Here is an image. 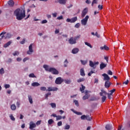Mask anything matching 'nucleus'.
<instances>
[{"mask_svg": "<svg viewBox=\"0 0 130 130\" xmlns=\"http://www.w3.org/2000/svg\"><path fill=\"white\" fill-rule=\"evenodd\" d=\"M25 39H23V40L20 42V44H24L25 43Z\"/></svg>", "mask_w": 130, "mask_h": 130, "instance_id": "obj_63", "label": "nucleus"}, {"mask_svg": "<svg viewBox=\"0 0 130 130\" xmlns=\"http://www.w3.org/2000/svg\"><path fill=\"white\" fill-rule=\"evenodd\" d=\"M5 89H8V88H10V84H5Z\"/></svg>", "mask_w": 130, "mask_h": 130, "instance_id": "obj_57", "label": "nucleus"}, {"mask_svg": "<svg viewBox=\"0 0 130 130\" xmlns=\"http://www.w3.org/2000/svg\"><path fill=\"white\" fill-rule=\"evenodd\" d=\"M5 74V70H4V68H1L0 70V74L3 75Z\"/></svg>", "mask_w": 130, "mask_h": 130, "instance_id": "obj_43", "label": "nucleus"}, {"mask_svg": "<svg viewBox=\"0 0 130 130\" xmlns=\"http://www.w3.org/2000/svg\"><path fill=\"white\" fill-rule=\"evenodd\" d=\"M50 105H51L52 108H56V105L55 103H52L50 104Z\"/></svg>", "mask_w": 130, "mask_h": 130, "instance_id": "obj_33", "label": "nucleus"}, {"mask_svg": "<svg viewBox=\"0 0 130 130\" xmlns=\"http://www.w3.org/2000/svg\"><path fill=\"white\" fill-rule=\"evenodd\" d=\"M43 68L44 69H45V70L48 72H49V68H48V66L46 65V64H44L43 66Z\"/></svg>", "mask_w": 130, "mask_h": 130, "instance_id": "obj_27", "label": "nucleus"}, {"mask_svg": "<svg viewBox=\"0 0 130 130\" xmlns=\"http://www.w3.org/2000/svg\"><path fill=\"white\" fill-rule=\"evenodd\" d=\"M47 23V20L46 19H44L41 21V24H46Z\"/></svg>", "mask_w": 130, "mask_h": 130, "instance_id": "obj_50", "label": "nucleus"}, {"mask_svg": "<svg viewBox=\"0 0 130 130\" xmlns=\"http://www.w3.org/2000/svg\"><path fill=\"white\" fill-rule=\"evenodd\" d=\"M111 82H110V81H105V88H106V89H108V88L110 87V86H111Z\"/></svg>", "mask_w": 130, "mask_h": 130, "instance_id": "obj_10", "label": "nucleus"}, {"mask_svg": "<svg viewBox=\"0 0 130 130\" xmlns=\"http://www.w3.org/2000/svg\"><path fill=\"white\" fill-rule=\"evenodd\" d=\"M35 127H36V124L31 121L29 123V129H33V128H35Z\"/></svg>", "mask_w": 130, "mask_h": 130, "instance_id": "obj_12", "label": "nucleus"}, {"mask_svg": "<svg viewBox=\"0 0 130 130\" xmlns=\"http://www.w3.org/2000/svg\"><path fill=\"white\" fill-rule=\"evenodd\" d=\"M106 129L107 130H110L112 128V125L110 124H107L106 125Z\"/></svg>", "mask_w": 130, "mask_h": 130, "instance_id": "obj_23", "label": "nucleus"}, {"mask_svg": "<svg viewBox=\"0 0 130 130\" xmlns=\"http://www.w3.org/2000/svg\"><path fill=\"white\" fill-rule=\"evenodd\" d=\"M84 81H85V78H79V79L77 80V82L81 83V82H84Z\"/></svg>", "mask_w": 130, "mask_h": 130, "instance_id": "obj_29", "label": "nucleus"}, {"mask_svg": "<svg viewBox=\"0 0 130 130\" xmlns=\"http://www.w3.org/2000/svg\"><path fill=\"white\" fill-rule=\"evenodd\" d=\"M64 81L66 84H71V83H72V81H71V80H64Z\"/></svg>", "mask_w": 130, "mask_h": 130, "instance_id": "obj_38", "label": "nucleus"}, {"mask_svg": "<svg viewBox=\"0 0 130 130\" xmlns=\"http://www.w3.org/2000/svg\"><path fill=\"white\" fill-rule=\"evenodd\" d=\"M80 26H81V24H80V23H78L75 24V28H79L80 27Z\"/></svg>", "mask_w": 130, "mask_h": 130, "instance_id": "obj_53", "label": "nucleus"}, {"mask_svg": "<svg viewBox=\"0 0 130 130\" xmlns=\"http://www.w3.org/2000/svg\"><path fill=\"white\" fill-rule=\"evenodd\" d=\"M85 45H87V46H88V47H90V48H93V47L92 46V45H90V43H88V42H85Z\"/></svg>", "mask_w": 130, "mask_h": 130, "instance_id": "obj_32", "label": "nucleus"}, {"mask_svg": "<svg viewBox=\"0 0 130 130\" xmlns=\"http://www.w3.org/2000/svg\"><path fill=\"white\" fill-rule=\"evenodd\" d=\"M112 95V93H108V98L109 99H112V96H111Z\"/></svg>", "mask_w": 130, "mask_h": 130, "instance_id": "obj_45", "label": "nucleus"}, {"mask_svg": "<svg viewBox=\"0 0 130 130\" xmlns=\"http://www.w3.org/2000/svg\"><path fill=\"white\" fill-rule=\"evenodd\" d=\"M5 34H6V32H3L1 34H0V41L5 37V36H4Z\"/></svg>", "mask_w": 130, "mask_h": 130, "instance_id": "obj_25", "label": "nucleus"}, {"mask_svg": "<svg viewBox=\"0 0 130 130\" xmlns=\"http://www.w3.org/2000/svg\"><path fill=\"white\" fill-rule=\"evenodd\" d=\"M86 115H83L82 116H81V119H82V120H84L86 119Z\"/></svg>", "mask_w": 130, "mask_h": 130, "instance_id": "obj_44", "label": "nucleus"}, {"mask_svg": "<svg viewBox=\"0 0 130 130\" xmlns=\"http://www.w3.org/2000/svg\"><path fill=\"white\" fill-rule=\"evenodd\" d=\"M107 67V64H105L103 62H102L100 64V70H103L105 68H106Z\"/></svg>", "mask_w": 130, "mask_h": 130, "instance_id": "obj_16", "label": "nucleus"}, {"mask_svg": "<svg viewBox=\"0 0 130 130\" xmlns=\"http://www.w3.org/2000/svg\"><path fill=\"white\" fill-rule=\"evenodd\" d=\"M11 110H16L17 109V107L15 104H13L11 106Z\"/></svg>", "mask_w": 130, "mask_h": 130, "instance_id": "obj_24", "label": "nucleus"}, {"mask_svg": "<svg viewBox=\"0 0 130 130\" xmlns=\"http://www.w3.org/2000/svg\"><path fill=\"white\" fill-rule=\"evenodd\" d=\"M67 0H59V4H61L62 5H66V3Z\"/></svg>", "mask_w": 130, "mask_h": 130, "instance_id": "obj_30", "label": "nucleus"}, {"mask_svg": "<svg viewBox=\"0 0 130 130\" xmlns=\"http://www.w3.org/2000/svg\"><path fill=\"white\" fill-rule=\"evenodd\" d=\"M62 82H63V79H61V77L57 78L55 81V83L56 85H60Z\"/></svg>", "mask_w": 130, "mask_h": 130, "instance_id": "obj_5", "label": "nucleus"}, {"mask_svg": "<svg viewBox=\"0 0 130 130\" xmlns=\"http://www.w3.org/2000/svg\"><path fill=\"white\" fill-rule=\"evenodd\" d=\"M29 78H36V76H35V75H34V73L29 74Z\"/></svg>", "mask_w": 130, "mask_h": 130, "instance_id": "obj_40", "label": "nucleus"}, {"mask_svg": "<svg viewBox=\"0 0 130 130\" xmlns=\"http://www.w3.org/2000/svg\"><path fill=\"white\" fill-rule=\"evenodd\" d=\"M81 62L82 64H83V66H85V64H86V63H87V61H84L83 60H81Z\"/></svg>", "mask_w": 130, "mask_h": 130, "instance_id": "obj_48", "label": "nucleus"}, {"mask_svg": "<svg viewBox=\"0 0 130 130\" xmlns=\"http://www.w3.org/2000/svg\"><path fill=\"white\" fill-rule=\"evenodd\" d=\"M94 4H97V0H93L92 3L91 4L92 7L94 6Z\"/></svg>", "mask_w": 130, "mask_h": 130, "instance_id": "obj_49", "label": "nucleus"}, {"mask_svg": "<svg viewBox=\"0 0 130 130\" xmlns=\"http://www.w3.org/2000/svg\"><path fill=\"white\" fill-rule=\"evenodd\" d=\"M32 46H33V44H31L29 47H28V50L27 51V54H32V53L34 52V50H33V48H32Z\"/></svg>", "mask_w": 130, "mask_h": 130, "instance_id": "obj_6", "label": "nucleus"}, {"mask_svg": "<svg viewBox=\"0 0 130 130\" xmlns=\"http://www.w3.org/2000/svg\"><path fill=\"white\" fill-rule=\"evenodd\" d=\"M28 97L29 103H30V104H32L33 103V100L32 99V96H31V95H28Z\"/></svg>", "mask_w": 130, "mask_h": 130, "instance_id": "obj_26", "label": "nucleus"}, {"mask_svg": "<svg viewBox=\"0 0 130 130\" xmlns=\"http://www.w3.org/2000/svg\"><path fill=\"white\" fill-rule=\"evenodd\" d=\"M96 64H99V62H93L92 61H89V66L91 67V68H93V69L96 68Z\"/></svg>", "mask_w": 130, "mask_h": 130, "instance_id": "obj_8", "label": "nucleus"}, {"mask_svg": "<svg viewBox=\"0 0 130 130\" xmlns=\"http://www.w3.org/2000/svg\"><path fill=\"white\" fill-rule=\"evenodd\" d=\"M106 100V96L104 95L102 97V102L103 103V102H105V101Z\"/></svg>", "mask_w": 130, "mask_h": 130, "instance_id": "obj_34", "label": "nucleus"}, {"mask_svg": "<svg viewBox=\"0 0 130 130\" xmlns=\"http://www.w3.org/2000/svg\"><path fill=\"white\" fill-rule=\"evenodd\" d=\"M71 127V126H70V125L67 124L65 126H64V129H70V128Z\"/></svg>", "mask_w": 130, "mask_h": 130, "instance_id": "obj_36", "label": "nucleus"}, {"mask_svg": "<svg viewBox=\"0 0 130 130\" xmlns=\"http://www.w3.org/2000/svg\"><path fill=\"white\" fill-rule=\"evenodd\" d=\"M49 72L50 73H52L53 75H58V71H57L56 69H55L54 68H50L49 69Z\"/></svg>", "mask_w": 130, "mask_h": 130, "instance_id": "obj_4", "label": "nucleus"}, {"mask_svg": "<svg viewBox=\"0 0 130 130\" xmlns=\"http://www.w3.org/2000/svg\"><path fill=\"white\" fill-rule=\"evenodd\" d=\"M52 91H57L58 90V88L57 87H53L52 88Z\"/></svg>", "mask_w": 130, "mask_h": 130, "instance_id": "obj_60", "label": "nucleus"}, {"mask_svg": "<svg viewBox=\"0 0 130 130\" xmlns=\"http://www.w3.org/2000/svg\"><path fill=\"white\" fill-rule=\"evenodd\" d=\"M8 4L9 5V7L11 8H13L14 5H15V2L13 0H10L8 2Z\"/></svg>", "mask_w": 130, "mask_h": 130, "instance_id": "obj_13", "label": "nucleus"}, {"mask_svg": "<svg viewBox=\"0 0 130 130\" xmlns=\"http://www.w3.org/2000/svg\"><path fill=\"white\" fill-rule=\"evenodd\" d=\"M12 44V41H9L6 44H4V48H7V47H8V46H10Z\"/></svg>", "mask_w": 130, "mask_h": 130, "instance_id": "obj_17", "label": "nucleus"}, {"mask_svg": "<svg viewBox=\"0 0 130 130\" xmlns=\"http://www.w3.org/2000/svg\"><path fill=\"white\" fill-rule=\"evenodd\" d=\"M102 76L104 77L103 80L104 81H105V82L110 81V77L106 73L102 74Z\"/></svg>", "mask_w": 130, "mask_h": 130, "instance_id": "obj_7", "label": "nucleus"}, {"mask_svg": "<svg viewBox=\"0 0 130 130\" xmlns=\"http://www.w3.org/2000/svg\"><path fill=\"white\" fill-rule=\"evenodd\" d=\"M79 52V48H75L72 50V53L73 54H77Z\"/></svg>", "mask_w": 130, "mask_h": 130, "instance_id": "obj_14", "label": "nucleus"}, {"mask_svg": "<svg viewBox=\"0 0 130 130\" xmlns=\"http://www.w3.org/2000/svg\"><path fill=\"white\" fill-rule=\"evenodd\" d=\"M41 120L38 121L36 122L37 125H39L40 124H41Z\"/></svg>", "mask_w": 130, "mask_h": 130, "instance_id": "obj_64", "label": "nucleus"}, {"mask_svg": "<svg viewBox=\"0 0 130 130\" xmlns=\"http://www.w3.org/2000/svg\"><path fill=\"white\" fill-rule=\"evenodd\" d=\"M89 19V16L87 15L86 17L81 20V24L83 26H86L87 25V22H88V19Z\"/></svg>", "mask_w": 130, "mask_h": 130, "instance_id": "obj_3", "label": "nucleus"}, {"mask_svg": "<svg viewBox=\"0 0 130 130\" xmlns=\"http://www.w3.org/2000/svg\"><path fill=\"white\" fill-rule=\"evenodd\" d=\"M31 86L32 87H38V86H40V84H39L38 82H33L31 84Z\"/></svg>", "mask_w": 130, "mask_h": 130, "instance_id": "obj_22", "label": "nucleus"}, {"mask_svg": "<svg viewBox=\"0 0 130 130\" xmlns=\"http://www.w3.org/2000/svg\"><path fill=\"white\" fill-rule=\"evenodd\" d=\"M41 91H46V88L45 86H42L40 87Z\"/></svg>", "mask_w": 130, "mask_h": 130, "instance_id": "obj_42", "label": "nucleus"}, {"mask_svg": "<svg viewBox=\"0 0 130 130\" xmlns=\"http://www.w3.org/2000/svg\"><path fill=\"white\" fill-rule=\"evenodd\" d=\"M62 119V116L60 115L57 116L56 120H60V119Z\"/></svg>", "mask_w": 130, "mask_h": 130, "instance_id": "obj_41", "label": "nucleus"}, {"mask_svg": "<svg viewBox=\"0 0 130 130\" xmlns=\"http://www.w3.org/2000/svg\"><path fill=\"white\" fill-rule=\"evenodd\" d=\"M69 43L70 44H76V43H77V41L75 38L74 39L73 37H71L69 40Z\"/></svg>", "mask_w": 130, "mask_h": 130, "instance_id": "obj_9", "label": "nucleus"}, {"mask_svg": "<svg viewBox=\"0 0 130 130\" xmlns=\"http://www.w3.org/2000/svg\"><path fill=\"white\" fill-rule=\"evenodd\" d=\"M77 21H78V17H74L71 19L67 18L66 20L67 23H75Z\"/></svg>", "mask_w": 130, "mask_h": 130, "instance_id": "obj_2", "label": "nucleus"}, {"mask_svg": "<svg viewBox=\"0 0 130 130\" xmlns=\"http://www.w3.org/2000/svg\"><path fill=\"white\" fill-rule=\"evenodd\" d=\"M61 125H62V122L61 121H60L59 122H58L57 126H61Z\"/></svg>", "mask_w": 130, "mask_h": 130, "instance_id": "obj_46", "label": "nucleus"}, {"mask_svg": "<svg viewBox=\"0 0 130 130\" xmlns=\"http://www.w3.org/2000/svg\"><path fill=\"white\" fill-rule=\"evenodd\" d=\"M20 54V53L19 52V51H16L14 52V53H13V55L14 56H16V55H19V54Z\"/></svg>", "mask_w": 130, "mask_h": 130, "instance_id": "obj_39", "label": "nucleus"}, {"mask_svg": "<svg viewBox=\"0 0 130 130\" xmlns=\"http://www.w3.org/2000/svg\"><path fill=\"white\" fill-rule=\"evenodd\" d=\"M87 13H88V9L85 8L82 12L81 17L84 18L87 15Z\"/></svg>", "mask_w": 130, "mask_h": 130, "instance_id": "obj_11", "label": "nucleus"}, {"mask_svg": "<svg viewBox=\"0 0 130 130\" xmlns=\"http://www.w3.org/2000/svg\"><path fill=\"white\" fill-rule=\"evenodd\" d=\"M81 87L80 88V91H81V93H84L85 89H86V87L84 86V85L81 84Z\"/></svg>", "mask_w": 130, "mask_h": 130, "instance_id": "obj_19", "label": "nucleus"}, {"mask_svg": "<svg viewBox=\"0 0 130 130\" xmlns=\"http://www.w3.org/2000/svg\"><path fill=\"white\" fill-rule=\"evenodd\" d=\"M89 97H90V94H85V95L83 96L82 99L83 100H87V99H89Z\"/></svg>", "mask_w": 130, "mask_h": 130, "instance_id": "obj_20", "label": "nucleus"}, {"mask_svg": "<svg viewBox=\"0 0 130 130\" xmlns=\"http://www.w3.org/2000/svg\"><path fill=\"white\" fill-rule=\"evenodd\" d=\"M62 19H63L62 15H61L57 18V20H62Z\"/></svg>", "mask_w": 130, "mask_h": 130, "instance_id": "obj_56", "label": "nucleus"}, {"mask_svg": "<svg viewBox=\"0 0 130 130\" xmlns=\"http://www.w3.org/2000/svg\"><path fill=\"white\" fill-rule=\"evenodd\" d=\"M100 49L101 50H109V48L106 45H105L103 47H100Z\"/></svg>", "mask_w": 130, "mask_h": 130, "instance_id": "obj_15", "label": "nucleus"}, {"mask_svg": "<svg viewBox=\"0 0 130 130\" xmlns=\"http://www.w3.org/2000/svg\"><path fill=\"white\" fill-rule=\"evenodd\" d=\"M58 33H59V29H55V34H58Z\"/></svg>", "mask_w": 130, "mask_h": 130, "instance_id": "obj_62", "label": "nucleus"}, {"mask_svg": "<svg viewBox=\"0 0 130 130\" xmlns=\"http://www.w3.org/2000/svg\"><path fill=\"white\" fill-rule=\"evenodd\" d=\"M53 122H54V121H53V120H52V119H50L48 120V123L50 125H51V124H52V123H53Z\"/></svg>", "mask_w": 130, "mask_h": 130, "instance_id": "obj_28", "label": "nucleus"}, {"mask_svg": "<svg viewBox=\"0 0 130 130\" xmlns=\"http://www.w3.org/2000/svg\"><path fill=\"white\" fill-rule=\"evenodd\" d=\"M94 36H96L98 38H100V35L98 34V32H97L95 33Z\"/></svg>", "mask_w": 130, "mask_h": 130, "instance_id": "obj_55", "label": "nucleus"}, {"mask_svg": "<svg viewBox=\"0 0 130 130\" xmlns=\"http://www.w3.org/2000/svg\"><path fill=\"white\" fill-rule=\"evenodd\" d=\"M69 63V61H68V59H66L64 61V68H67L68 67V64Z\"/></svg>", "mask_w": 130, "mask_h": 130, "instance_id": "obj_31", "label": "nucleus"}, {"mask_svg": "<svg viewBox=\"0 0 130 130\" xmlns=\"http://www.w3.org/2000/svg\"><path fill=\"white\" fill-rule=\"evenodd\" d=\"M14 15H15L16 19L18 21H21L22 19H24L26 17L25 10L20 9L19 8L15 10Z\"/></svg>", "mask_w": 130, "mask_h": 130, "instance_id": "obj_1", "label": "nucleus"}, {"mask_svg": "<svg viewBox=\"0 0 130 130\" xmlns=\"http://www.w3.org/2000/svg\"><path fill=\"white\" fill-rule=\"evenodd\" d=\"M52 15L54 18H56V17H57V13H52Z\"/></svg>", "mask_w": 130, "mask_h": 130, "instance_id": "obj_54", "label": "nucleus"}, {"mask_svg": "<svg viewBox=\"0 0 130 130\" xmlns=\"http://www.w3.org/2000/svg\"><path fill=\"white\" fill-rule=\"evenodd\" d=\"M50 95H51V92H48L47 93H46L45 94V98H46V99H48V96H50Z\"/></svg>", "mask_w": 130, "mask_h": 130, "instance_id": "obj_37", "label": "nucleus"}, {"mask_svg": "<svg viewBox=\"0 0 130 130\" xmlns=\"http://www.w3.org/2000/svg\"><path fill=\"white\" fill-rule=\"evenodd\" d=\"M80 75H81V76H82V77H85V71H84L83 68H82L80 70Z\"/></svg>", "mask_w": 130, "mask_h": 130, "instance_id": "obj_21", "label": "nucleus"}, {"mask_svg": "<svg viewBox=\"0 0 130 130\" xmlns=\"http://www.w3.org/2000/svg\"><path fill=\"white\" fill-rule=\"evenodd\" d=\"M99 82V81L98 79L95 78L94 79V84H98Z\"/></svg>", "mask_w": 130, "mask_h": 130, "instance_id": "obj_58", "label": "nucleus"}, {"mask_svg": "<svg viewBox=\"0 0 130 130\" xmlns=\"http://www.w3.org/2000/svg\"><path fill=\"white\" fill-rule=\"evenodd\" d=\"M107 74L108 75H110V76H112V71L111 70H109Z\"/></svg>", "mask_w": 130, "mask_h": 130, "instance_id": "obj_51", "label": "nucleus"}, {"mask_svg": "<svg viewBox=\"0 0 130 130\" xmlns=\"http://www.w3.org/2000/svg\"><path fill=\"white\" fill-rule=\"evenodd\" d=\"M10 119H11V120H13V121H15V120H16V119L15 118L14 116H13V114L10 115Z\"/></svg>", "mask_w": 130, "mask_h": 130, "instance_id": "obj_35", "label": "nucleus"}, {"mask_svg": "<svg viewBox=\"0 0 130 130\" xmlns=\"http://www.w3.org/2000/svg\"><path fill=\"white\" fill-rule=\"evenodd\" d=\"M46 91H48L49 92H51V91H52V87H48V90H47Z\"/></svg>", "mask_w": 130, "mask_h": 130, "instance_id": "obj_61", "label": "nucleus"}, {"mask_svg": "<svg viewBox=\"0 0 130 130\" xmlns=\"http://www.w3.org/2000/svg\"><path fill=\"white\" fill-rule=\"evenodd\" d=\"M85 119H86V120L90 121V120H91L92 118L90 117V116H86V117Z\"/></svg>", "mask_w": 130, "mask_h": 130, "instance_id": "obj_47", "label": "nucleus"}, {"mask_svg": "<svg viewBox=\"0 0 130 130\" xmlns=\"http://www.w3.org/2000/svg\"><path fill=\"white\" fill-rule=\"evenodd\" d=\"M75 105H76V106H79V102H78V101L75 100L74 101Z\"/></svg>", "mask_w": 130, "mask_h": 130, "instance_id": "obj_52", "label": "nucleus"}, {"mask_svg": "<svg viewBox=\"0 0 130 130\" xmlns=\"http://www.w3.org/2000/svg\"><path fill=\"white\" fill-rule=\"evenodd\" d=\"M98 9L99 10H102V9H103V6L100 5L98 6Z\"/></svg>", "mask_w": 130, "mask_h": 130, "instance_id": "obj_59", "label": "nucleus"}, {"mask_svg": "<svg viewBox=\"0 0 130 130\" xmlns=\"http://www.w3.org/2000/svg\"><path fill=\"white\" fill-rule=\"evenodd\" d=\"M103 94H104L105 95H108V93L106 92V91H105L103 89H102L101 90V92H100V95L101 96H103Z\"/></svg>", "mask_w": 130, "mask_h": 130, "instance_id": "obj_18", "label": "nucleus"}]
</instances>
